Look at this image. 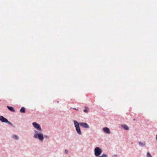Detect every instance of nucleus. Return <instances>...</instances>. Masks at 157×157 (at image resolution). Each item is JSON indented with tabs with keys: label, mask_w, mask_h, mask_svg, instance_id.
<instances>
[{
	"label": "nucleus",
	"mask_w": 157,
	"mask_h": 157,
	"mask_svg": "<svg viewBox=\"0 0 157 157\" xmlns=\"http://www.w3.org/2000/svg\"><path fill=\"white\" fill-rule=\"evenodd\" d=\"M32 124L35 129L33 132V138L40 142H43V133L40 125L36 122H33Z\"/></svg>",
	"instance_id": "1"
},
{
	"label": "nucleus",
	"mask_w": 157,
	"mask_h": 157,
	"mask_svg": "<svg viewBox=\"0 0 157 157\" xmlns=\"http://www.w3.org/2000/svg\"><path fill=\"white\" fill-rule=\"evenodd\" d=\"M73 122L76 132L79 135H81L82 134V132L80 129V125L83 128L88 129L90 128V126L86 123L80 122L79 123L75 120H74Z\"/></svg>",
	"instance_id": "2"
},
{
	"label": "nucleus",
	"mask_w": 157,
	"mask_h": 157,
	"mask_svg": "<svg viewBox=\"0 0 157 157\" xmlns=\"http://www.w3.org/2000/svg\"><path fill=\"white\" fill-rule=\"evenodd\" d=\"M102 152V150L99 147H96L94 149V155L96 157H98L101 155Z\"/></svg>",
	"instance_id": "3"
},
{
	"label": "nucleus",
	"mask_w": 157,
	"mask_h": 157,
	"mask_svg": "<svg viewBox=\"0 0 157 157\" xmlns=\"http://www.w3.org/2000/svg\"><path fill=\"white\" fill-rule=\"evenodd\" d=\"M0 121L2 122L7 123L10 125H13V124L11 123L6 118H5L2 116H0Z\"/></svg>",
	"instance_id": "4"
},
{
	"label": "nucleus",
	"mask_w": 157,
	"mask_h": 157,
	"mask_svg": "<svg viewBox=\"0 0 157 157\" xmlns=\"http://www.w3.org/2000/svg\"><path fill=\"white\" fill-rule=\"evenodd\" d=\"M103 132L107 134H110L111 133V132L109 129L107 127H105L102 129Z\"/></svg>",
	"instance_id": "5"
},
{
	"label": "nucleus",
	"mask_w": 157,
	"mask_h": 157,
	"mask_svg": "<svg viewBox=\"0 0 157 157\" xmlns=\"http://www.w3.org/2000/svg\"><path fill=\"white\" fill-rule=\"evenodd\" d=\"M139 146L141 147H144L146 146V143L145 141H139L138 142Z\"/></svg>",
	"instance_id": "6"
},
{
	"label": "nucleus",
	"mask_w": 157,
	"mask_h": 157,
	"mask_svg": "<svg viewBox=\"0 0 157 157\" xmlns=\"http://www.w3.org/2000/svg\"><path fill=\"white\" fill-rule=\"evenodd\" d=\"M7 107L11 111L13 112H15V110L13 107L7 105Z\"/></svg>",
	"instance_id": "7"
},
{
	"label": "nucleus",
	"mask_w": 157,
	"mask_h": 157,
	"mask_svg": "<svg viewBox=\"0 0 157 157\" xmlns=\"http://www.w3.org/2000/svg\"><path fill=\"white\" fill-rule=\"evenodd\" d=\"M121 127L125 130H129V128L126 125H122Z\"/></svg>",
	"instance_id": "8"
},
{
	"label": "nucleus",
	"mask_w": 157,
	"mask_h": 157,
	"mask_svg": "<svg viewBox=\"0 0 157 157\" xmlns=\"http://www.w3.org/2000/svg\"><path fill=\"white\" fill-rule=\"evenodd\" d=\"M146 157H153L151 153L149 151L147 152L146 155Z\"/></svg>",
	"instance_id": "9"
},
{
	"label": "nucleus",
	"mask_w": 157,
	"mask_h": 157,
	"mask_svg": "<svg viewBox=\"0 0 157 157\" xmlns=\"http://www.w3.org/2000/svg\"><path fill=\"white\" fill-rule=\"evenodd\" d=\"M13 138L15 140H18L19 139L18 136L16 135H13L12 136Z\"/></svg>",
	"instance_id": "10"
},
{
	"label": "nucleus",
	"mask_w": 157,
	"mask_h": 157,
	"mask_svg": "<svg viewBox=\"0 0 157 157\" xmlns=\"http://www.w3.org/2000/svg\"><path fill=\"white\" fill-rule=\"evenodd\" d=\"M20 112L21 113H25V108L24 107H22L20 110Z\"/></svg>",
	"instance_id": "11"
},
{
	"label": "nucleus",
	"mask_w": 157,
	"mask_h": 157,
	"mask_svg": "<svg viewBox=\"0 0 157 157\" xmlns=\"http://www.w3.org/2000/svg\"><path fill=\"white\" fill-rule=\"evenodd\" d=\"M89 108L87 107H85L84 110V112L85 113H87L88 112Z\"/></svg>",
	"instance_id": "12"
},
{
	"label": "nucleus",
	"mask_w": 157,
	"mask_h": 157,
	"mask_svg": "<svg viewBox=\"0 0 157 157\" xmlns=\"http://www.w3.org/2000/svg\"><path fill=\"white\" fill-rule=\"evenodd\" d=\"M43 141H44V139L45 138V139H47L48 138V136L47 135H43Z\"/></svg>",
	"instance_id": "13"
},
{
	"label": "nucleus",
	"mask_w": 157,
	"mask_h": 157,
	"mask_svg": "<svg viewBox=\"0 0 157 157\" xmlns=\"http://www.w3.org/2000/svg\"><path fill=\"white\" fill-rule=\"evenodd\" d=\"M112 157H118V155L117 154H115L112 155Z\"/></svg>",
	"instance_id": "14"
},
{
	"label": "nucleus",
	"mask_w": 157,
	"mask_h": 157,
	"mask_svg": "<svg viewBox=\"0 0 157 157\" xmlns=\"http://www.w3.org/2000/svg\"><path fill=\"white\" fill-rule=\"evenodd\" d=\"M68 151L66 149L65 150V154H67L68 153Z\"/></svg>",
	"instance_id": "15"
},
{
	"label": "nucleus",
	"mask_w": 157,
	"mask_h": 157,
	"mask_svg": "<svg viewBox=\"0 0 157 157\" xmlns=\"http://www.w3.org/2000/svg\"><path fill=\"white\" fill-rule=\"evenodd\" d=\"M72 108V109H75V110H78L76 108Z\"/></svg>",
	"instance_id": "16"
},
{
	"label": "nucleus",
	"mask_w": 157,
	"mask_h": 157,
	"mask_svg": "<svg viewBox=\"0 0 157 157\" xmlns=\"http://www.w3.org/2000/svg\"><path fill=\"white\" fill-rule=\"evenodd\" d=\"M155 139L157 141V134L156 135Z\"/></svg>",
	"instance_id": "17"
},
{
	"label": "nucleus",
	"mask_w": 157,
	"mask_h": 157,
	"mask_svg": "<svg viewBox=\"0 0 157 157\" xmlns=\"http://www.w3.org/2000/svg\"><path fill=\"white\" fill-rule=\"evenodd\" d=\"M59 102V101H57V102L58 103Z\"/></svg>",
	"instance_id": "18"
},
{
	"label": "nucleus",
	"mask_w": 157,
	"mask_h": 157,
	"mask_svg": "<svg viewBox=\"0 0 157 157\" xmlns=\"http://www.w3.org/2000/svg\"><path fill=\"white\" fill-rule=\"evenodd\" d=\"M133 120L134 121L135 120V119H134Z\"/></svg>",
	"instance_id": "19"
}]
</instances>
